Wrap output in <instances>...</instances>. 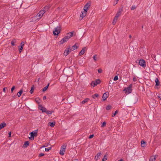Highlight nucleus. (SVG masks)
Masks as SVG:
<instances>
[{
	"label": "nucleus",
	"instance_id": "4468645a",
	"mask_svg": "<svg viewBox=\"0 0 161 161\" xmlns=\"http://www.w3.org/2000/svg\"><path fill=\"white\" fill-rule=\"evenodd\" d=\"M86 49V47H84L81 50L79 54V55L81 56L83 55Z\"/></svg>",
	"mask_w": 161,
	"mask_h": 161
},
{
	"label": "nucleus",
	"instance_id": "680f3d73",
	"mask_svg": "<svg viewBox=\"0 0 161 161\" xmlns=\"http://www.w3.org/2000/svg\"><path fill=\"white\" fill-rule=\"evenodd\" d=\"M46 147V146H43L42 147Z\"/></svg>",
	"mask_w": 161,
	"mask_h": 161
},
{
	"label": "nucleus",
	"instance_id": "a211bd4d",
	"mask_svg": "<svg viewBox=\"0 0 161 161\" xmlns=\"http://www.w3.org/2000/svg\"><path fill=\"white\" fill-rule=\"evenodd\" d=\"M141 146L142 147H145L146 146V142L143 140L141 141Z\"/></svg>",
	"mask_w": 161,
	"mask_h": 161
},
{
	"label": "nucleus",
	"instance_id": "4be33fe9",
	"mask_svg": "<svg viewBox=\"0 0 161 161\" xmlns=\"http://www.w3.org/2000/svg\"><path fill=\"white\" fill-rule=\"evenodd\" d=\"M118 18L114 17L112 22V24L113 25H115L116 24L118 20Z\"/></svg>",
	"mask_w": 161,
	"mask_h": 161
},
{
	"label": "nucleus",
	"instance_id": "b1692460",
	"mask_svg": "<svg viewBox=\"0 0 161 161\" xmlns=\"http://www.w3.org/2000/svg\"><path fill=\"white\" fill-rule=\"evenodd\" d=\"M72 51H73V50L72 48L70 47H69L68 48L66 49V51L69 52V53H70Z\"/></svg>",
	"mask_w": 161,
	"mask_h": 161
},
{
	"label": "nucleus",
	"instance_id": "423d86ee",
	"mask_svg": "<svg viewBox=\"0 0 161 161\" xmlns=\"http://www.w3.org/2000/svg\"><path fill=\"white\" fill-rule=\"evenodd\" d=\"M132 85L130 84L129 86L126 88L125 89L124 91L125 90L126 92H127L128 93H130L132 92L131 87Z\"/></svg>",
	"mask_w": 161,
	"mask_h": 161
},
{
	"label": "nucleus",
	"instance_id": "6ab92c4d",
	"mask_svg": "<svg viewBox=\"0 0 161 161\" xmlns=\"http://www.w3.org/2000/svg\"><path fill=\"white\" fill-rule=\"evenodd\" d=\"M29 141H26L25 142L23 146L24 147H26L29 145Z\"/></svg>",
	"mask_w": 161,
	"mask_h": 161
},
{
	"label": "nucleus",
	"instance_id": "a18cd8bd",
	"mask_svg": "<svg viewBox=\"0 0 161 161\" xmlns=\"http://www.w3.org/2000/svg\"><path fill=\"white\" fill-rule=\"evenodd\" d=\"M118 77L117 76H115L114 79V81L117 80H118Z\"/></svg>",
	"mask_w": 161,
	"mask_h": 161
},
{
	"label": "nucleus",
	"instance_id": "bb28decb",
	"mask_svg": "<svg viewBox=\"0 0 161 161\" xmlns=\"http://www.w3.org/2000/svg\"><path fill=\"white\" fill-rule=\"evenodd\" d=\"M89 100V98H86L81 103L82 104H84V103H86V102H88V101Z\"/></svg>",
	"mask_w": 161,
	"mask_h": 161
},
{
	"label": "nucleus",
	"instance_id": "4c0bfd02",
	"mask_svg": "<svg viewBox=\"0 0 161 161\" xmlns=\"http://www.w3.org/2000/svg\"><path fill=\"white\" fill-rule=\"evenodd\" d=\"M123 12V8H119V9L118 12L119 13L121 14L122 12Z\"/></svg>",
	"mask_w": 161,
	"mask_h": 161
},
{
	"label": "nucleus",
	"instance_id": "603ef678",
	"mask_svg": "<svg viewBox=\"0 0 161 161\" xmlns=\"http://www.w3.org/2000/svg\"><path fill=\"white\" fill-rule=\"evenodd\" d=\"M133 80L134 81H137V79L136 77H134L133 78Z\"/></svg>",
	"mask_w": 161,
	"mask_h": 161
},
{
	"label": "nucleus",
	"instance_id": "4d7b16f0",
	"mask_svg": "<svg viewBox=\"0 0 161 161\" xmlns=\"http://www.w3.org/2000/svg\"><path fill=\"white\" fill-rule=\"evenodd\" d=\"M46 98V96H44L43 97V99L44 100H45Z\"/></svg>",
	"mask_w": 161,
	"mask_h": 161
},
{
	"label": "nucleus",
	"instance_id": "5fc2aeb1",
	"mask_svg": "<svg viewBox=\"0 0 161 161\" xmlns=\"http://www.w3.org/2000/svg\"><path fill=\"white\" fill-rule=\"evenodd\" d=\"M6 89H7V87H4L3 89V91L5 92H6Z\"/></svg>",
	"mask_w": 161,
	"mask_h": 161
},
{
	"label": "nucleus",
	"instance_id": "a19ab883",
	"mask_svg": "<svg viewBox=\"0 0 161 161\" xmlns=\"http://www.w3.org/2000/svg\"><path fill=\"white\" fill-rule=\"evenodd\" d=\"M97 56V55L95 54L93 57V59L95 61H96L97 60V58H96Z\"/></svg>",
	"mask_w": 161,
	"mask_h": 161
},
{
	"label": "nucleus",
	"instance_id": "c9c22d12",
	"mask_svg": "<svg viewBox=\"0 0 161 161\" xmlns=\"http://www.w3.org/2000/svg\"><path fill=\"white\" fill-rule=\"evenodd\" d=\"M118 110H116V111H115L114 112V113L113 114L112 116L113 117H114L115 116V115L116 114H117L118 113Z\"/></svg>",
	"mask_w": 161,
	"mask_h": 161
},
{
	"label": "nucleus",
	"instance_id": "c756f323",
	"mask_svg": "<svg viewBox=\"0 0 161 161\" xmlns=\"http://www.w3.org/2000/svg\"><path fill=\"white\" fill-rule=\"evenodd\" d=\"M99 96V94L97 93H95L92 96V97L95 98V97H97Z\"/></svg>",
	"mask_w": 161,
	"mask_h": 161
},
{
	"label": "nucleus",
	"instance_id": "de8ad7c7",
	"mask_svg": "<svg viewBox=\"0 0 161 161\" xmlns=\"http://www.w3.org/2000/svg\"><path fill=\"white\" fill-rule=\"evenodd\" d=\"M119 0H116V1L114 3V5H115L116 4H117Z\"/></svg>",
	"mask_w": 161,
	"mask_h": 161
},
{
	"label": "nucleus",
	"instance_id": "f8f14e48",
	"mask_svg": "<svg viewBox=\"0 0 161 161\" xmlns=\"http://www.w3.org/2000/svg\"><path fill=\"white\" fill-rule=\"evenodd\" d=\"M73 34V32H71L70 33H68L67 34V35L65 36L67 38H68V39L69 40V39L71 37Z\"/></svg>",
	"mask_w": 161,
	"mask_h": 161
},
{
	"label": "nucleus",
	"instance_id": "cd10ccee",
	"mask_svg": "<svg viewBox=\"0 0 161 161\" xmlns=\"http://www.w3.org/2000/svg\"><path fill=\"white\" fill-rule=\"evenodd\" d=\"M35 100L36 102L38 104H39L41 103V100L38 97L36 98Z\"/></svg>",
	"mask_w": 161,
	"mask_h": 161
},
{
	"label": "nucleus",
	"instance_id": "79ce46f5",
	"mask_svg": "<svg viewBox=\"0 0 161 161\" xmlns=\"http://www.w3.org/2000/svg\"><path fill=\"white\" fill-rule=\"evenodd\" d=\"M69 53V52L66 51L65 50L64 52V54L65 56H67Z\"/></svg>",
	"mask_w": 161,
	"mask_h": 161
},
{
	"label": "nucleus",
	"instance_id": "e2e57ef3",
	"mask_svg": "<svg viewBox=\"0 0 161 161\" xmlns=\"http://www.w3.org/2000/svg\"><path fill=\"white\" fill-rule=\"evenodd\" d=\"M76 161H78V160L77 159H76Z\"/></svg>",
	"mask_w": 161,
	"mask_h": 161
},
{
	"label": "nucleus",
	"instance_id": "f03ea898",
	"mask_svg": "<svg viewBox=\"0 0 161 161\" xmlns=\"http://www.w3.org/2000/svg\"><path fill=\"white\" fill-rule=\"evenodd\" d=\"M45 13V10H41L37 15H36V17L38 19H39L43 16V14Z\"/></svg>",
	"mask_w": 161,
	"mask_h": 161
},
{
	"label": "nucleus",
	"instance_id": "f704fd0d",
	"mask_svg": "<svg viewBox=\"0 0 161 161\" xmlns=\"http://www.w3.org/2000/svg\"><path fill=\"white\" fill-rule=\"evenodd\" d=\"M107 156H106V155H105L104 156V158L102 159V161H105L107 160Z\"/></svg>",
	"mask_w": 161,
	"mask_h": 161
},
{
	"label": "nucleus",
	"instance_id": "58836bf2",
	"mask_svg": "<svg viewBox=\"0 0 161 161\" xmlns=\"http://www.w3.org/2000/svg\"><path fill=\"white\" fill-rule=\"evenodd\" d=\"M49 8V7L48 6H46L44 8V10H45V11L47 10Z\"/></svg>",
	"mask_w": 161,
	"mask_h": 161
},
{
	"label": "nucleus",
	"instance_id": "a878e982",
	"mask_svg": "<svg viewBox=\"0 0 161 161\" xmlns=\"http://www.w3.org/2000/svg\"><path fill=\"white\" fill-rule=\"evenodd\" d=\"M49 84H48L45 87H44L43 89H42V91L43 92H45L48 88V86H49Z\"/></svg>",
	"mask_w": 161,
	"mask_h": 161
},
{
	"label": "nucleus",
	"instance_id": "412c9836",
	"mask_svg": "<svg viewBox=\"0 0 161 161\" xmlns=\"http://www.w3.org/2000/svg\"><path fill=\"white\" fill-rule=\"evenodd\" d=\"M155 81L156 82V86H158L159 85L160 83L159 81V80L158 78H156L155 80Z\"/></svg>",
	"mask_w": 161,
	"mask_h": 161
},
{
	"label": "nucleus",
	"instance_id": "5701e85b",
	"mask_svg": "<svg viewBox=\"0 0 161 161\" xmlns=\"http://www.w3.org/2000/svg\"><path fill=\"white\" fill-rule=\"evenodd\" d=\"M49 125L51 127H53L54 126L55 124V122H49Z\"/></svg>",
	"mask_w": 161,
	"mask_h": 161
},
{
	"label": "nucleus",
	"instance_id": "dca6fc26",
	"mask_svg": "<svg viewBox=\"0 0 161 161\" xmlns=\"http://www.w3.org/2000/svg\"><path fill=\"white\" fill-rule=\"evenodd\" d=\"M101 154V152L98 153L95 157V160H97L99 159V158Z\"/></svg>",
	"mask_w": 161,
	"mask_h": 161
},
{
	"label": "nucleus",
	"instance_id": "3c124183",
	"mask_svg": "<svg viewBox=\"0 0 161 161\" xmlns=\"http://www.w3.org/2000/svg\"><path fill=\"white\" fill-rule=\"evenodd\" d=\"M44 153H40L39 154V157H41V156H44Z\"/></svg>",
	"mask_w": 161,
	"mask_h": 161
},
{
	"label": "nucleus",
	"instance_id": "72a5a7b5",
	"mask_svg": "<svg viewBox=\"0 0 161 161\" xmlns=\"http://www.w3.org/2000/svg\"><path fill=\"white\" fill-rule=\"evenodd\" d=\"M111 108V106L110 105H108L106 107V109L107 110H110Z\"/></svg>",
	"mask_w": 161,
	"mask_h": 161
},
{
	"label": "nucleus",
	"instance_id": "ddd939ff",
	"mask_svg": "<svg viewBox=\"0 0 161 161\" xmlns=\"http://www.w3.org/2000/svg\"><path fill=\"white\" fill-rule=\"evenodd\" d=\"M158 155H155L154 156H152L150 157L149 159V161H155L156 158L157 157Z\"/></svg>",
	"mask_w": 161,
	"mask_h": 161
},
{
	"label": "nucleus",
	"instance_id": "49530a36",
	"mask_svg": "<svg viewBox=\"0 0 161 161\" xmlns=\"http://www.w3.org/2000/svg\"><path fill=\"white\" fill-rule=\"evenodd\" d=\"M15 86H13V87L11 88V92L12 93L13 92V91L15 89Z\"/></svg>",
	"mask_w": 161,
	"mask_h": 161
},
{
	"label": "nucleus",
	"instance_id": "e433bc0d",
	"mask_svg": "<svg viewBox=\"0 0 161 161\" xmlns=\"http://www.w3.org/2000/svg\"><path fill=\"white\" fill-rule=\"evenodd\" d=\"M34 89L33 88V86H32L31 88V90H30V92L31 94H32L33 92Z\"/></svg>",
	"mask_w": 161,
	"mask_h": 161
},
{
	"label": "nucleus",
	"instance_id": "6e6552de",
	"mask_svg": "<svg viewBox=\"0 0 161 161\" xmlns=\"http://www.w3.org/2000/svg\"><path fill=\"white\" fill-rule=\"evenodd\" d=\"M109 95V92H106L104 93L102 96V98L103 99V100L104 101L108 97Z\"/></svg>",
	"mask_w": 161,
	"mask_h": 161
},
{
	"label": "nucleus",
	"instance_id": "473e14b6",
	"mask_svg": "<svg viewBox=\"0 0 161 161\" xmlns=\"http://www.w3.org/2000/svg\"><path fill=\"white\" fill-rule=\"evenodd\" d=\"M106 122L104 121L103 122V123H101V126L102 127L105 126L106 125Z\"/></svg>",
	"mask_w": 161,
	"mask_h": 161
},
{
	"label": "nucleus",
	"instance_id": "2f4dec72",
	"mask_svg": "<svg viewBox=\"0 0 161 161\" xmlns=\"http://www.w3.org/2000/svg\"><path fill=\"white\" fill-rule=\"evenodd\" d=\"M121 14L119 13V12H117V13L116 14V15H115V17H116V18H117L118 19V17L120 16V15H121Z\"/></svg>",
	"mask_w": 161,
	"mask_h": 161
},
{
	"label": "nucleus",
	"instance_id": "bf43d9fd",
	"mask_svg": "<svg viewBox=\"0 0 161 161\" xmlns=\"http://www.w3.org/2000/svg\"><path fill=\"white\" fill-rule=\"evenodd\" d=\"M119 161H123V160L122 159H121L120 160H119Z\"/></svg>",
	"mask_w": 161,
	"mask_h": 161
},
{
	"label": "nucleus",
	"instance_id": "8fccbe9b",
	"mask_svg": "<svg viewBox=\"0 0 161 161\" xmlns=\"http://www.w3.org/2000/svg\"><path fill=\"white\" fill-rule=\"evenodd\" d=\"M93 136H94L93 134L91 135H90V136L89 137V139H91V138H92V137H93Z\"/></svg>",
	"mask_w": 161,
	"mask_h": 161
},
{
	"label": "nucleus",
	"instance_id": "c85d7f7f",
	"mask_svg": "<svg viewBox=\"0 0 161 161\" xmlns=\"http://www.w3.org/2000/svg\"><path fill=\"white\" fill-rule=\"evenodd\" d=\"M72 48L73 50L77 49L78 47L76 46V44H75L74 46H72Z\"/></svg>",
	"mask_w": 161,
	"mask_h": 161
},
{
	"label": "nucleus",
	"instance_id": "864d4df0",
	"mask_svg": "<svg viewBox=\"0 0 161 161\" xmlns=\"http://www.w3.org/2000/svg\"><path fill=\"white\" fill-rule=\"evenodd\" d=\"M24 45V42H22L21 43H20V46H22V47H23V46Z\"/></svg>",
	"mask_w": 161,
	"mask_h": 161
},
{
	"label": "nucleus",
	"instance_id": "20e7f679",
	"mask_svg": "<svg viewBox=\"0 0 161 161\" xmlns=\"http://www.w3.org/2000/svg\"><path fill=\"white\" fill-rule=\"evenodd\" d=\"M66 145H63L61 147V149L60 151V154L62 155L64 154V152H65V149L66 148Z\"/></svg>",
	"mask_w": 161,
	"mask_h": 161
},
{
	"label": "nucleus",
	"instance_id": "9d476101",
	"mask_svg": "<svg viewBox=\"0 0 161 161\" xmlns=\"http://www.w3.org/2000/svg\"><path fill=\"white\" fill-rule=\"evenodd\" d=\"M90 4L89 3H87L84 6V11L87 12L88 8L90 7Z\"/></svg>",
	"mask_w": 161,
	"mask_h": 161
},
{
	"label": "nucleus",
	"instance_id": "f3484780",
	"mask_svg": "<svg viewBox=\"0 0 161 161\" xmlns=\"http://www.w3.org/2000/svg\"><path fill=\"white\" fill-rule=\"evenodd\" d=\"M6 126V124L5 123H3L0 124V130L5 127Z\"/></svg>",
	"mask_w": 161,
	"mask_h": 161
},
{
	"label": "nucleus",
	"instance_id": "39448f33",
	"mask_svg": "<svg viewBox=\"0 0 161 161\" xmlns=\"http://www.w3.org/2000/svg\"><path fill=\"white\" fill-rule=\"evenodd\" d=\"M139 64L143 67H145L146 66L145 62L143 59H140L139 61Z\"/></svg>",
	"mask_w": 161,
	"mask_h": 161
},
{
	"label": "nucleus",
	"instance_id": "09e8293b",
	"mask_svg": "<svg viewBox=\"0 0 161 161\" xmlns=\"http://www.w3.org/2000/svg\"><path fill=\"white\" fill-rule=\"evenodd\" d=\"M98 71L99 73H101L102 72V70L101 69H99L98 70Z\"/></svg>",
	"mask_w": 161,
	"mask_h": 161
},
{
	"label": "nucleus",
	"instance_id": "2eb2a0df",
	"mask_svg": "<svg viewBox=\"0 0 161 161\" xmlns=\"http://www.w3.org/2000/svg\"><path fill=\"white\" fill-rule=\"evenodd\" d=\"M87 13V12H86L85 11L81 12V14L80 15V17H82V18H83V17H84L85 16H86Z\"/></svg>",
	"mask_w": 161,
	"mask_h": 161
},
{
	"label": "nucleus",
	"instance_id": "393cba45",
	"mask_svg": "<svg viewBox=\"0 0 161 161\" xmlns=\"http://www.w3.org/2000/svg\"><path fill=\"white\" fill-rule=\"evenodd\" d=\"M23 92V90L22 89H21L20 91L17 93V95L19 97Z\"/></svg>",
	"mask_w": 161,
	"mask_h": 161
},
{
	"label": "nucleus",
	"instance_id": "f257e3e1",
	"mask_svg": "<svg viewBox=\"0 0 161 161\" xmlns=\"http://www.w3.org/2000/svg\"><path fill=\"white\" fill-rule=\"evenodd\" d=\"M61 31V27L60 26H57L55 29L54 31H53V33L54 35H58L60 33Z\"/></svg>",
	"mask_w": 161,
	"mask_h": 161
},
{
	"label": "nucleus",
	"instance_id": "0e129e2a",
	"mask_svg": "<svg viewBox=\"0 0 161 161\" xmlns=\"http://www.w3.org/2000/svg\"><path fill=\"white\" fill-rule=\"evenodd\" d=\"M160 161H161V160Z\"/></svg>",
	"mask_w": 161,
	"mask_h": 161
},
{
	"label": "nucleus",
	"instance_id": "9b49d317",
	"mask_svg": "<svg viewBox=\"0 0 161 161\" xmlns=\"http://www.w3.org/2000/svg\"><path fill=\"white\" fill-rule=\"evenodd\" d=\"M39 108L43 112H45L46 111V108L42 107L41 105H39Z\"/></svg>",
	"mask_w": 161,
	"mask_h": 161
},
{
	"label": "nucleus",
	"instance_id": "052dcab7",
	"mask_svg": "<svg viewBox=\"0 0 161 161\" xmlns=\"http://www.w3.org/2000/svg\"><path fill=\"white\" fill-rule=\"evenodd\" d=\"M129 38H131V35H130L129 36Z\"/></svg>",
	"mask_w": 161,
	"mask_h": 161
},
{
	"label": "nucleus",
	"instance_id": "c03bdc74",
	"mask_svg": "<svg viewBox=\"0 0 161 161\" xmlns=\"http://www.w3.org/2000/svg\"><path fill=\"white\" fill-rule=\"evenodd\" d=\"M22 49L23 47H22V46H20V47H19V53H20L21 52V50H22Z\"/></svg>",
	"mask_w": 161,
	"mask_h": 161
},
{
	"label": "nucleus",
	"instance_id": "13d9d810",
	"mask_svg": "<svg viewBox=\"0 0 161 161\" xmlns=\"http://www.w3.org/2000/svg\"><path fill=\"white\" fill-rule=\"evenodd\" d=\"M8 135H9V137H11V132H9L8 133Z\"/></svg>",
	"mask_w": 161,
	"mask_h": 161
},
{
	"label": "nucleus",
	"instance_id": "0eeeda50",
	"mask_svg": "<svg viewBox=\"0 0 161 161\" xmlns=\"http://www.w3.org/2000/svg\"><path fill=\"white\" fill-rule=\"evenodd\" d=\"M100 80L99 79H97L95 81H92L91 83V85L92 86H94L100 83Z\"/></svg>",
	"mask_w": 161,
	"mask_h": 161
},
{
	"label": "nucleus",
	"instance_id": "37998d69",
	"mask_svg": "<svg viewBox=\"0 0 161 161\" xmlns=\"http://www.w3.org/2000/svg\"><path fill=\"white\" fill-rule=\"evenodd\" d=\"M51 149V147H49L47 148H45V151H48L50 150Z\"/></svg>",
	"mask_w": 161,
	"mask_h": 161
},
{
	"label": "nucleus",
	"instance_id": "6e6d98bb",
	"mask_svg": "<svg viewBox=\"0 0 161 161\" xmlns=\"http://www.w3.org/2000/svg\"><path fill=\"white\" fill-rule=\"evenodd\" d=\"M158 97L161 100V94H159V95L158 96Z\"/></svg>",
	"mask_w": 161,
	"mask_h": 161
},
{
	"label": "nucleus",
	"instance_id": "ea45409f",
	"mask_svg": "<svg viewBox=\"0 0 161 161\" xmlns=\"http://www.w3.org/2000/svg\"><path fill=\"white\" fill-rule=\"evenodd\" d=\"M136 8V7L135 5H133L131 7V9L132 10H133Z\"/></svg>",
	"mask_w": 161,
	"mask_h": 161
},
{
	"label": "nucleus",
	"instance_id": "7c9ffc66",
	"mask_svg": "<svg viewBox=\"0 0 161 161\" xmlns=\"http://www.w3.org/2000/svg\"><path fill=\"white\" fill-rule=\"evenodd\" d=\"M53 112V111H49V110H47L45 112L47 114H51Z\"/></svg>",
	"mask_w": 161,
	"mask_h": 161
},
{
	"label": "nucleus",
	"instance_id": "aec40b11",
	"mask_svg": "<svg viewBox=\"0 0 161 161\" xmlns=\"http://www.w3.org/2000/svg\"><path fill=\"white\" fill-rule=\"evenodd\" d=\"M16 41L15 39H14L12 40L11 42V44L12 46H14L15 43L16 42Z\"/></svg>",
	"mask_w": 161,
	"mask_h": 161
},
{
	"label": "nucleus",
	"instance_id": "7ed1b4c3",
	"mask_svg": "<svg viewBox=\"0 0 161 161\" xmlns=\"http://www.w3.org/2000/svg\"><path fill=\"white\" fill-rule=\"evenodd\" d=\"M37 130H36L30 133L31 137H29V139L31 140H34V136H36L37 135Z\"/></svg>",
	"mask_w": 161,
	"mask_h": 161
},
{
	"label": "nucleus",
	"instance_id": "1a4fd4ad",
	"mask_svg": "<svg viewBox=\"0 0 161 161\" xmlns=\"http://www.w3.org/2000/svg\"><path fill=\"white\" fill-rule=\"evenodd\" d=\"M68 40V38L66 37L65 36L62 39L61 41H60V44H63L64 43L66 42Z\"/></svg>",
	"mask_w": 161,
	"mask_h": 161
}]
</instances>
